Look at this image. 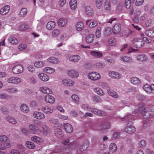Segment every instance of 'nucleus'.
Segmentation results:
<instances>
[{
  "label": "nucleus",
  "instance_id": "obj_11",
  "mask_svg": "<svg viewBox=\"0 0 154 154\" xmlns=\"http://www.w3.org/2000/svg\"><path fill=\"white\" fill-rule=\"evenodd\" d=\"M47 61L50 63L54 64H58L60 61L57 58L54 57H51L47 59Z\"/></svg>",
  "mask_w": 154,
  "mask_h": 154
},
{
  "label": "nucleus",
  "instance_id": "obj_10",
  "mask_svg": "<svg viewBox=\"0 0 154 154\" xmlns=\"http://www.w3.org/2000/svg\"><path fill=\"white\" fill-rule=\"evenodd\" d=\"M10 9V6L7 5L3 7L0 10V14L2 15H5L8 14Z\"/></svg>",
  "mask_w": 154,
  "mask_h": 154
},
{
  "label": "nucleus",
  "instance_id": "obj_46",
  "mask_svg": "<svg viewBox=\"0 0 154 154\" xmlns=\"http://www.w3.org/2000/svg\"><path fill=\"white\" fill-rule=\"evenodd\" d=\"M25 145L27 147L30 149H33L35 147L34 144L30 141H27Z\"/></svg>",
  "mask_w": 154,
  "mask_h": 154
},
{
  "label": "nucleus",
  "instance_id": "obj_2",
  "mask_svg": "<svg viewBox=\"0 0 154 154\" xmlns=\"http://www.w3.org/2000/svg\"><path fill=\"white\" fill-rule=\"evenodd\" d=\"M132 41V44L134 47L136 48H138L143 46L144 41L141 39H134L131 40Z\"/></svg>",
  "mask_w": 154,
  "mask_h": 154
},
{
  "label": "nucleus",
  "instance_id": "obj_27",
  "mask_svg": "<svg viewBox=\"0 0 154 154\" xmlns=\"http://www.w3.org/2000/svg\"><path fill=\"white\" fill-rule=\"evenodd\" d=\"M78 144L76 142H73L68 144V152H69V150L71 149V150L75 149L78 146Z\"/></svg>",
  "mask_w": 154,
  "mask_h": 154
},
{
  "label": "nucleus",
  "instance_id": "obj_35",
  "mask_svg": "<svg viewBox=\"0 0 154 154\" xmlns=\"http://www.w3.org/2000/svg\"><path fill=\"white\" fill-rule=\"evenodd\" d=\"M74 34L73 27L69 25L68 27V37H71Z\"/></svg>",
  "mask_w": 154,
  "mask_h": 154
},
{
  "label": "nucleus",
  "instance_id": "obj_59",
  "mask_svg": "<svg viewBox=\"0 0 154 154\" xmlns=\"http://www.w3.org/2000/svg\"><path fill=\"white\" fill-rule=\"evenodd\" d=\"M137 99L139 100L142 101L145 99V96L142 94H138L136 96Z\"/></svg>",
  "mask_w": 154,
  "mask_h": 154
},
{
  "label": "nucleus",
  "instance_id": "obj_5",
  "mask_svg": "<svg viewBox=\"0 0 154 154\" xmlns=\"http://www.w3.org/2000/svg\"><path fill=\"white\" fill-rule=\"evenodd\" d=\"M21 79L17 76H13L8 78L7 82L9 83L17 84L21 82Z\"/></svg>",
  "mask_w": 154,
  "mask_h": 154
},
{
  "label": "nucleus",
  "instance_id": "obj_15",
  "mask_svg": "<svg viewBox=\"0 0 154 154\" xmlns=\"http://www.w3.org/2000/svg\"><path fill=\"white\" fill-rule=\"evenodd\" d=\"M88 77L92 80H95L99 79L100 76L98 73L97 74L96 72H92L89 74Z\"/></svg>",
  "mask_w": 154,
  "mask_h": 154
},
{
  "label": "nucleus",
  "instance_id": "obj_20",
  "mask_svg": "<svg viewBox=\"0 0 154 154\" xmlns=\"http://www.w3.org/2000/svg\"><path fill=\"white\" fill-rule=\"evenodd\" d=\"M121 30V26L119 23L116 24L113 28V32L114 33L118 34Z\"/></svg>",
  "mask_w": 154,
  "mask_h": 154
},
{
  "label": "nucleus",
  "instance_id": "obj_58",
  "mask_svg": "<svg viewBox=\"0 0 154 154\" xmlns=\"http://www.w3.org/2000/svg\"><path fill=\"white\" fill-rule=\"evenodd\" d=\"M125 6L127 9H129L130 8L131 5V2L130 0H125Z\"/></svg>",
  "mask_w": 154,
  "mask_h": 154
},
{
  "label": "nucleus",
  "instance_id": "obj_12",
  "mask_svg": "<svg viewBox=\"0 0 154 154\" xmlns=\"http://www.w3.org/2000/svg\"><path fill=\"white\" fill-rule=\"evenodd\" d=\"M91 111L95 114H97L99 116H106V113L102 110H99L95 108H93Z\"/></svg>",
  "mask_w": 154,
  "mask_h": 154
},
{
  "label": "nucleus",
  "instance_id": "obj_48",
  "mask_svg": "<svg viewBox=\"0 0 154 154\" xmlns=\"http://www.w3.org/2000/svg\"><path fill=\"white\" fill-rule=\"evenodd\" d=\"M131 83L133 84H139L140 83V81L139 79L135 77L132 78L131 79Z\"/></svg>",
  "mask_w": 154,
  "mask_h": 154
},
{
  "label": "nucleus",
  "instance_id": "obj_43",
  "mask_svg": "<svg viewBox=\"0 0 154 154\" xmlns=\"http://www.w3.org/2000/svg\"><path fill=\"white\" fill-rule=\"evenodd\" d=\"M84 25L82 22H79L77 23L76 27L77 30L78 31H81L83 28Z\"/></svg>",
  "mask_w": 154,
  "mask_h": 154
},
{
  "label": "nucleus",
  "instance_id": "obj_41",
  "mask_svg": "<svg viewBox=\"0 0 154 154\" xmlns=\"http://www.w3.org/2000/svg\"><path fill=\"white\" fill-rule=\"evenodd\" d=\"M137 58V60L141 61H146L147 60L146 56L145 55H138Z\"/></svg>",
  "mask_w": 154,
  "mask_h": 154
},
{
  "label": "nucleus",
  "instance_id": "obj_17",
  "mask_svg": "<svg viewBox=\"0 0 154 154\" xmlns=\"http://www.w3.org/2000/svg\"><path fill=\"white\" fill-rule=\"evenodd\" d=\"M42 110L45 113L50 114L53 112V109L48 106H44L42 107Z\"/></svg>",
  "mask_w": 154,
  "mask_h": 154
},
{
  "label": "nucleus",
  "instance_id": "obj_1",
  "mask_svg": "<svg viewBox=\"0 0 154 154\" xmlns=\"http://www.w3.org/2000/svg\"><path fill=\"white\" fill-rule=\"evenodd\" d=\"M141 106H139L138 108L139 111L142 114L144 119H148L152 118L154 116V109L148 110L146 111L144 107V104L143 103H141Z\"/></svg>",
  "mask_w": 154,
  "mask_h": 154
},
{
  "label": "nucleus",
  "instance_id": "obj_53",
  "mask_svg": "<svg viewBox=\"0 0 154 154\" xmlns=\"http://www.w3.org/2000/svg\"><path fill=\"white\" fill-rule=\"evenodd\" d=\"M101 29L100 27H98L96 31V36L97 38H99L101 36Z\"/></svg>",
  "mask_w": 154,
  "mask_h": 154
},
{
  "label": "nucleus",
  "instance_id": "obj_13",
  "mask_svg": "<svg viewBox=\"0 0 154 154\" xmlns=\"http://www.w3.org/2000/svg\"><path fill=\"white\" fill-rule=\"evenodd\" d=\"M130 122H130H129L125 130L127 133L130 134L134 132L135 131V128L132 125H129Z\"/></svg>",
  "mask_w": 154,
  "mask_h": 154
},
{
  "label": "nucleus",
  "instance_id": "obj_28",
  "mask_svg": "<svg viewBox=\"0 0 154 154\" xmlns=\"http://www.w3.org/2000/svg\"><path fill=\"white\" fill-rule=\"evenodd\" d=\"M85 12L88 16H91L93 14V12L92 8L90 6H88L85 8Z\"/></svg>",
  "mask_w": 154,
  "mask_h": 154
},
{
  "label": "nucleus",
  "instance_id": "obj_33",
  "mask_svg": "<svg viewBox=\"0 0 154 154\" xmlns=\"http://www.w3.org/2000/svg\"><path fill=\"white\" fill-rule=\"evenodd\" d=\"M60 31L59 29H54L51 33L52 36L54 38L57 37L60 33Z\"/></svg>",
  "mask_w": 154,
  "mask_h": 154
},
{
  "label": "nucleus",
  "instance_id": "obj_34",
  "mask_svg": "<svg viewBox=\"0 0 154 154\" xmlns=\"http://www.w3.org/2000/svg\"><path fill=\"white\" fill-rule=\"evenodd\" d=\"M94 35L93 34H91L88 35L86 38V42L88 43H90L94 40Z\"/></svg>",
  "mask_w": 154,
  "mask_h": 154
},
{
  "label": "nucleus",
  "instance_id": "obj_38",
  "mask_svg": "<svg viewBox=\"0 0 154 154\" xmlns=\"http://www.w3.org/2000/svg\"><path fill=\"white\" fill-rule=\"evenodd\" d=\"M143 88L144 90L147 92L150 93L152 92V89L151 88V85L149 86L147 84L144 85L143 87Z\"/></svg>",
  "mask_w": 154,
  "mask_h": 154
},
{
  "label": "nucleus",
  "instance_id": "obj_63",
  "mask_svg": "<svg viewBox=\"0 0 154 154\" xmlns=\"http://www.w3.org/2000/svg\"><path fill=\"white\" fill-rule=\"evenodd\" d=\"M105 9L107 11H109L110 9V5L109 1H106L105 4Z\"/></svg>",
  "mask_w": 154,
  "mask_h": 154
},
{
  "label": "nucleus",
  "instance_id": "obj_57",
  "mask_svg": "<svg viewBox=\"0 0 154 154\" xmlns=\"http://www.w3.org/2000/svg\"><path fill=\"white\" fill-rule=\"evenodd\" d=\"M121 60L124 61L131 63L132 61V59L129 57L126 56L122 57H121Z\"/></svg>",
  "mask_w": 154,
  "mask_h": 154
},
{
  "label": "nucleus",
  "instance_id": "obj_30",
  "mask_svg": "<svg viewBox=\"0 0 154 154\" xmlns=\"http://www.w3.org/2000/svg\"><path fill=\"white\" fill-rule=\"evenodd\" d=\"M44 71L45 73L49 74H52L54 73L55 70L53 68L47 66L44 69Z\"/></svg>",
  "mask_w": 154,
  "mask_h": 154
},
{
  "label": "nucleus",
  "instance_id": "obj_25",
  "mask_svg": "<svg viewBox=\"0 0 154 154\" xmlns=\"http://www.w3.org/2000/svg\"><path fill=\"white\" fill-rule=\"evenodd\" d=\"M109 75L114 79H120L121 77L120 74L116 72H109Z\"/></svg>",
  "mask_w": 154,
  "mask_h": 154
},
{
  "label": "nucleus",
  "instance_id": "obj_39",
  "mask_svg": "<svg viewBox=\"0 0 154 154\" xmlns=\"http://www.w3.org/2000/svg\"><path fill=\"white\" fill-rule=\"evenodd\" d=\"M31 140L37 143H40L42 142L43 140L36 136H34L31 138Z\"/></svg>",
  "mask_w": 154,
  "mask_h": 154
},
{
  "label": "nucleus",
  "instance_id": "obj_60",
  "mask_svg": "<svg viewBox=\"0 0 154 154\" xmlns=\"http://www.w3.org/2000/svg\"><path fill=\"white\" fill-rule=\"evenodd\" d=\"M111 33V29L109 27L106 28L105 30L104 35L107 36Z\"/></svg>",
  "mask_w": 154,
  "mask_h": 154
},
{
  "label": "nucleus",
  "instance_id": "obj_45",
  "mask_svg": "<svg viewBox=\"0 0 154 154\" xmlns=\"http://www.w3.org/2000/svg\"><path fill=\"white\" fill-rule=\"evenodd\" d=\"M27 13V9L25 8H23L21 9L20 13L21 16L24 17L26 15Z\"/></svg>",
  "mask_w": 154,
  "mask_h": 154
},
{
  "label": "nucleus",
  "instance_id": "obj_64",
  "mask_svg": "<svg viewBox=\"0 0 154 154\" xmlns=\"http://www.w3.org/2000/svg\"><path fill=\"white\" fill-rule=\"evenodd\" d=\"M146 142L145 140H141L139 142L140 146V147H143L146 145Z\"/></svg>",
  "mask_w": 154,
  "mask_h": 154
},
{
  "label": "nucleus",
  "instance_id": "obj_24",
  "mask_svg": "<svg viewBox=\"0 0 154 154\" xmlns=\"http://www.w3.org/2000/svg\"><path fill=\"white\" fill-rule=\"evenodd\" d=\"M68 75L73 78H77L79 76L78 73L74 70H71L68 71Z\"/></svg>",
  "mask_w": 154,
  "mask_h": 154
},
{
  "label": "nucleus",
  "instance_id": "obj_55",
  "mask_svg": "<svg viewBox=\"0 0 154 154\" xmlns=\"http://www.w3.org/2000/svg\"><path fill=\"white\" fill-rule=\"evenodd\" d=\"M103 0H96V5L98 8H100L102 6Z\"/></svg>",
  "mask_w": 154,
  "mask_h": 154
},
{
  "label": "nucleus",
  "instance_id": "obj_42",
  "mask_svg": "<svg viewBox=\"0 0 154 154\" xmlns=\"http://www.w3.org/2000/svg\"><path fill=\"white\" fill-rule=\"evenodd\" d=\"M10 43L13 45H16L18 43L17 39L14 37H10L8 39Z\"/></svg>",
  "mask_w": 154,
  "mask_h": 154
},
{
  "label": "nucleus",
  "instance_id": "obj_19",
  "mask_svg": "<svg viewBox=\"0 0 154 154\" xmlns=\"http://www.w3.org/2000/svg\"><path fill=\"white\" fill-rule=\"evenodd\" d=\"M45 64L43 60H37L34 62V65L36 68H41L44 66Z\"/></svg>",
  "mask_w": 154,
  "mask_h": 154
},
{
  "label": "nucleus",
  "instance_id": "obj_29",
  "mask_svg": "<svg viewBox=\"0 0 154 154\" xmlns=\"http://www.w3.org/2000/svg\"><path fill=\"white\" fill-rule=\"evenodd\" d=\"M0 141L4 143H10L8 137L4 134L0 135Z\"/></svg>",
  "mask_w": 154,
  "mask_h": 154
},
{
  "label": "nucleus",
  "instance_id": "obj_8",
  "mask_svg": "<svg viewBox=\"0 0 154 154\" xmlns=\"http://www.w3.org/2000/svg\"><path fill=\"white\" fill-rule=\"evenodd\" d=\"M40 91L43 93L51 94L53 92L52 90L46 86H42L40 88Z\"/></svg>",
  "mask_w": 154,
  "mask_h": 154
},
{
  "label": "nucleus",
  "instance_id": "obj_61",
  "mask_svg": "<svg viewBox=\"0 0 154 154\" xmlns=\"http://www.w3.org/2000/svg\"><path fill=\"white\" fill-rule=\"evenodd\" d=\"M8 91L11 93H14L18 91L17 89L15 88H12L8 89Z\"/></svg>",
  "mask_w": 154,
  "mask_h": 154
},
{
  "label": "nucleus",
  "instance_id": "obj_23",
  "mask_svg": "<svg viewBox=\"0 0 154 154\" xmlns=\"http://www.w3.org/2000/svg\"><path fill=\"white\" fill-rule=\"evenodd\" d=\"M67 22V20L66 19L62 18L58 20V23L60 26L63 27L66 25Z\"/></svg>",
  "mask_w": 154,
  "mask_h": 154
},
{
  "label": "nucleus",
  "instance_id": "obj_62",
  "mask_svg": "<svg viewBox=\"0 0 154 154\" xmlns=\"http://www.w3.org/2000/svg\"><path fill=\"white\" fill-rule=\"evenodd\" d=\"M49 128L46 126H45L43 128L42 133L44 135H46L48 134V131H49Z\"/></svg>",
  "mask_w": 154,
  "mask_h": 154
},
{
  "label": "nucleus",
  "instance_id": "obj_52",
  "mask_svg": "<svg viewBox=\"0 0 154 154\" xmlns=\"http://www.w3.org/2000/svg\"><path fill=\"white\" fill-rule=\"evenodd\" d=\"M55 134L57 137H59L62 135V133L60 129H57L55 131Z\"/></svg>",
  "mask_w": 154,
  "mask_h": 154
},
{
  "label": "nucleus",
  "instance_id": "obj_6",
  "mask_svg": "<svg viewBox=\"0 0 154 154\" xmlns=\"http://www.w3.org/2000/svg\"><path fill=\"white\" fill-rule=\"evenodd\" d=\"M23 70V66L21 65H18L14 66L12 69V72L14 74L21 73Z\"/></svg>",
  "mask_w": 154,
  "mask_h": 154
},
{
  "label": "nucleus",
  "instance_id": "obj_14",
  "mask_svg": "<svg viewBox=\"0 0 154 154\" xmlns=\"http://www.w3.org/2000/svg\"><path fill=\"white\" fill-rule=\"evenodd\" d=\"M29 129L33 134H35L38 129V128L34 124H29L28 127Z\"/></svg>",
  "mask_w": 154,
  "mask_h": 154
},
{
  "label": "nucleus",
  "instance_id": "obj_51",
  "mask_svg": "<svg viewBox=\"0 0 154 154\" xmlns=\"http://www.w3.org/2000/svg\"><path fill=\"white\" fill-rule=\"evenodd\" d=\"M28 71L31 73H34L35 71V69L32 65H29L27 66Z\"/></svg>",
  "mask_w": 154,
  "mask_h": 154
},
{
  "label": "nucleus",
  "instance_id": "obj_9",
  "mask_svg": "<svg viewBox=\"0 0 154 154\" xmlns=\"http://www.w3.org/2000/svg\"><path fill=\"white\" fill-rule=\"evenodd\" d=\"M33 116L34 118L37 119H42L44 118L45 116L42 112L37 111H35L33 113Z\"/></svg>",
  "mask_w": 154,
  "mask_h": 154
},
{
  "label": "nucleus",
  "instance_id": "obj_22",
  "mask_svg": "<svg viewBox=\"0 0 154 154\" xmlns=\"http://www.w3.org/2000/svg\"><path fill=\"white\" fill-rule=\"evenodd\" d=\"M56 23L54 21H50L48 22L47 24L46 27L48 29L51 30L55 26Z\"/></svg>",
  "mask_w": 154,
  "mask_h": 154
},
{
  "label": "nucleus",
  "instance_id": "obj_32",
  "mask_svg": "<svg viewBox=\"0 0 154 154\" xmlns=\"http://www.w3.org/2000/svg\"><path fill=\"white\" fill-rule=\"evenodd\" d=\"M11 146L10 143H0V149L5 150L7 148H10Z\"/></svg>",
  "mask_w": 154,
  "mask_h": 154
},
{
  "label": "nucleus",
  "instance_id": "obj_31",
  "mask_svg": "<svg viewBox=\"0 0 154 154\" xmlns=\"http://www.w3.org/2000/svg\"><path fill=\"white\" fill-rule=\"evenodd\" d=\"M80 59V57L78 55H73L69 58L70 61L75 62H78Z\"/></svg>",
  "mask_w": 154,
  "mask_h": 154
},
{
  "label": "nucleus",
  "instance_id": "obj_44",
  "mask_svg": "<svg viewBox=\"0 0 154 154\" xmlns=\"http://www.w3.org/2000/svg\"><path fill=\"white\" fill-rule=\"evenodd\" d=\"M107 92L110 95L114 98H116L118 97V95L117 93L115 91L112 90H108L107 91Z\"/></svg>",
  "mask_w": 154,
  "mask_h": 154
},
{
  "label": "nucleus",
  "instance_id": "obj_7",
  "mask_svg": "<svg viewBox=\"0 0 154 154\" xmlns=\"http://www.w3.org/2000/svg\"><path fill=\"white\" fill-rule=\"evenodd\" d=\"M39 79L43 82H47L50 80L49 77L46 74L43 72H41L38 75Z\"/></svg>",
  "mask_w": 154,
  "mask_h": 154
},
{
  "label": "nucleus",
  "instance_id": "obj_36",
  "mask_svg": "<svg viewBox=\"0 0 154 154\" xmlns=\"http://www.w3.org/2000/svg\"><path fill=\"white\" fill-rule=\"evenodd\" d=\"M91 55L95 57H102L103 54L102 53L96 51H93L91 53Z\"/></svg>",
  "mask_w": 154,
  "mask_h": 154
},
{
  "label": "nucleus",
  "instance_id": "obj_4",
  "mask_svg": "<svg viewBox=\"0 0 154 154\" xmlns=\"http://www.w3.org/2000/svg\"><path fill=\"white\" fill-rule=\"evenodd\" d=\"M45 101L48 103L53 104L55 102V99L54 97L50 94H47L44 97Z\"/></svg>",
  "mask_w": 154,
  "mask_h": 154
},
{
  "label": "nucleus",
  "instance_id": "obj_26",
  "mask_svg": "<svg viewBox=\"0 0 154 154\" xmlns=\"http://www.w3.org/2000/svg\"><path fill=\"white\" fill-rule=\"evenodd\" d=\"M70 7L73 10H75L77 7V2L76 0H70L69 2Z\"/></svg>",
  "mask_w": 154,
  "mask_h": 154
},
{
  "label": "nucleus",
  "instance_id": "obj_37",
  "mask_svg": "<svg viewBox=\"0 0 154 154\" xmlns=\"http://www.w3.org/2000/svg\"><path fill=\"white\" fill-rule=\"evenodd\" d=\"M145 33L146 35L150 38H153L154 37V31L151 29H148L147 30Z\"/></svg>",
  "mask_w": 154,
  "mask_h": 154
},
{
  "label": "nucleus",
  "instance_id": "obj_40",
  "mask_svg": "<svg viewBox=\"0 0 154 154\" xmlns=\"http://www.w3.org/2000/svg\"><path fill=\"white\" fill-rule=\"evenodd\" d=\"M71 98L75 103L77 104L79 103V98L78 95L75 94H73Z\"/></svg>",
  "mask_w": 154,
  "mask_h": 154
},
{
  "label": "nucleus",
  "instance_id": "obj_50",
  "mask_svg": "<svg viewBox=\"0 0 154 154\" xmlns=\"http://www.w3.org/2000/svg\"><path fill=\"white\" fill-rule=\"evenodd\" d=\"M117 146L115 143H111L109 146V149L112 152H115L116 150Z\"/></svg>",
  "mask_w": 154,
  "mask_h": 154
},
{
  "label": "nucleus",
  "instance_id": "obj_49",
  "mask_svg": "<svg viewBox=\"0 0 154 154\" xmlns=\"http://www.w3.org/2000/svg\"><path fill=\"white\" fill-rule=\"evenodd\" d=\"M28 81L30 83L35 84L37 82V80L35 77L31 76L28 79Z\"/></svg>",
  "mask_w": 154,
  "mask_h": 154
},
{
  "label": "nucleus",
  "instance_id": "obj_16",
  "mask_svg": "<svg viewBox=\"0 0 154 154\" xmlns=\"http://www.w3.org/2000/svg\"><path fill=\"white\" fill-rule=\"evenodd\" d=\"M18 29L21 31H23L27 29L31 26V25L27 24L19 23L17 24Z\"/></svg>",
  "mask_w": 154,
  "mask_h": 154
},
{
  "label": "nucleus",
  "instance_id": "obj_47",
  "mask_svg": "<svg viewBox=\"0 0 154 154\" xmlns=\"http://www.w3.org/2000/svg\"><path fill=\"white\" fill-rule=\"evenodd\" d=\"M94 90L97 94L100 95H103L104 94V93L103 90L99 88H95Z\"/></svg>",
  "mask_w": 154,
  "mask_h": 154
},
{
  "label": "nucleus",
  "instance_id": "obj_18",
  "mask_svg": "<svg viewBox=\"0 0 154 154\" xmlns=\"http://www.w3.org/2000/svg\"><path fill=\"white\" fill-rule=\"evenodd\" d=\"M6 120L9 123L13 125H15L17 123L16 119L13 117L8 116L6 117Z\"/></svg>",
  "mask_w": 154,
  "mask_h": 154
},
{
  "label": "nucleus",
  "instance_id": "obj_54",
  "mask_svg": "<svg viewBox=\"0 0 154 154\" xmlns=\"http://www.w3.org/2000/svg\"><path fill=\"white\" fill-rule=\"evenodd\" d=\"M27 48L26 45L24 44H22L19 45L18 47V48L19 50L20 51H23L25 49H26Z\"/></svg>",
  "mask_w": 154,
  "mask_h": 154
},
{
  "label": "nucleus",
  "instance_id": "obj_3",
  "mask_svg": "<svg viewBox=\"0 0 154 154\" xmlns=\"http://www.w3.org/2000/svg\"><path fill=\"white\" fill-rule=\"evenodd\" d=\"M89 145L88 141L87 140H85L80 146L78 150V152L80 153L81 152L86 150L88 148Z\"/></svg>",
  "mask_w": 154,
  "mask_h": 154
},
{
  "label": "nucleus",
  "instance_id": "obj_56",
  "mask_svg": "<svg viewBox=\"0 0 154 154\" xmlns=\"http://www.w3.org/2000/svg\"><path fill=\"white\" fill-rule=\"evenodd\" d=\"M98 24V22L97 20H94L89 24V26L91 28H93L96 26Z\"/></svg>",
  "mask_w": 154,
  "mask_h": 154
},
{
  "label": "nucleus",
  "instance_id": "obj_21",
  "mask_svg": "<svg viewBox=\"0 0 154 154\" xmlns=\"http://www.w3.org/2000/svg\"><path fill=\"white\" fill-rule=\"evenodd\" d=\"M20 109L23 112L27 113L29 111V108L27 105L26 104H22L20 106Z\"/></svg>",
  "mask_w": 154,
  "mask_h": 154
}]
</instances>
